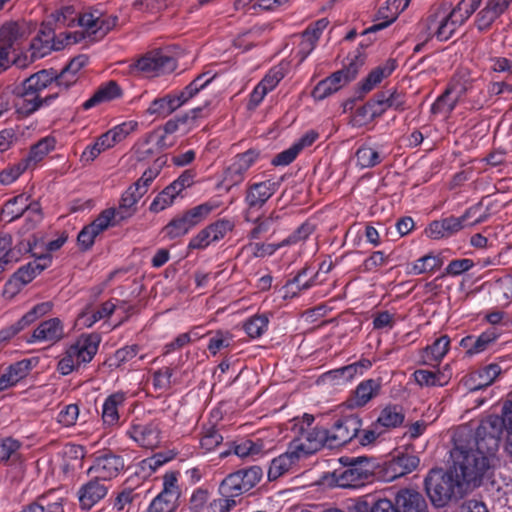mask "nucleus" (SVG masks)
Returning a JSON list of instances; mask_svg holds the SVG:
<instances>
[{"label":"nucleus","mask_w":512,"mask_h":512,"mask_svg":"<svg viewBox=\"0 0 512 512\" xmlns=\"http://www.w3.org/2000/svg\"><path fill=\"white\" fill-rule=\"evenodd\" d=\"M346 60L347 63L339 72H344L345 79L349 83L356 78L359 70L365 64V55L360 50H356L354 53L349 54Z\"/></svg>","instance_id":"de8ad7c7"},{"label":"nucleus","mask_w":512,"mask_h":512,"mask_svg":"<svg viewBox=\"0 0 512 512\" xmlns=\"http://www.w3.org/2000/svg\"><path fill=\"white\" fill-rule=\"evenodd\" d=\"M396 0H393L391 3V0H388L386 2L385 6H382L379 8L375 15L374 24L371 25L369 28H367L364 32V34L371 33V32H377L379 30H382L386 27H388L390 24H392L397 18H398V11L397 7L395 6Z\"/></svg>","instance_id":"72a5a7b5"},{"label":"nucleus","mask_w":512,"mask_h":512,"mask_svg":"<svg viewBox=\"0 0 512 512\" xmlns=\"http://www.w3.org/2000/svg\"><path fill=\"white\" fill-rule=\"evenodd\" d=\"M442 265L440 258L433 254H427L412 263L407 264L406 273L409 275H420L431 273Z\"/></svg>","instance_id":"58836bf2"},{"label":"nucleus","mask_w":512,"mask_h":512,"mask_svg":"<svg viewBox=\"0 0 512 512\" xmlns=\"http://www.w3.org/2000/svg\"><path fill=\"white\" fill-rule=\"evenodd\" d=\"M372 363L368 359H361L357 362H354L350 365L342 367V374H344V381L349 382L353 380L355 377L361 376L370 369Z\"/></svg>","instance_id":"052dcab7"},{"label":"nucleus","mask_w":512,"mask_h":512,"mask_svg":"<svg viewBox=\"0 0 512 512\" xmlns=\"http://www.w3.org/2000/svg\"><path fill=\"white\" fill-rule=\"evenodd\" d=\"M479 211V207L473 206L459 217L449 216L434 220L426 227L425 235L433 240L450 238L463 229L483 223L486 220V215H477Z\"/></svg>","instance_id":"0eeeda50"},{"label":"nucleus","mask_w":512,"mask_h":512,"mask_svg":"<svg viewBox=\"0 0 512 512\" xmlns=\"http://www.w3.org/2000/svg\"><path fill=\"white\" fill-rule=\"evenodd\" d=\"M269 319L265 314L254 315L243 322V330L252 338L261 337L268 329Z\"/></svg>","instance_id":"c03bdc74"},{"label":"nucleus","mask_w":512,"mask_h":512,"mask_svg":"<svg viewBox=\"0 0 512 512\" xmlns=\"http://www.w3.org/2000/svg\"><path fill=\"white\" fill-rule=\"evenodd\" d=\"M100 337L97 334H85L71 343L61 356L57 370L61 375H69L82 364L89 363L98 351Z\"/></svg>","instance_id":"39448f33"},{"label":"nucleus","mask_w":512,"mask_h":512,"mask_svg":"<svg viewBox=\"0 0 512 512\" xmlns=\"http://www.w3.org/2000/svg\"><path fill=\"white\" fill-rule=\"evenodd\" d=\"M460 99V93L448 87L432 104L431 113L448 117L455 109Z\"/></svg>","instance_id":"473e14b6"},{"label":"nucleus","mask_w":512,"mask_h":512,"mask_svg":"<svg viewBox=\"0 0 512 512\" xmlns=\"http://www.w3.org/2000/svg\"><path fill=\"white\" fill-rule=\"evenodd\" d=\"M502 420L507 430V451L512 455V402L506 401L502 407Z\"/></svg>","instance_id":"774afa93"},{"label":"nucleus","mask_w":512,"mask_h":512,"mask_svg":"<svg viewBox=\"0 0 512 512\" xmlns=\"http://www.w3.org/2000/svg\"><path fill=\"white\" fill-rule=\"evenodd\" d=\"M55 144L56 140L54 137H44L31 147L28 156L22 160L27 161L28 166L30 163L35 165L36 163L40 162L49 152L54 150Z\"/></svg>","instance_id":"79ce46f5"},{"label":"nucleus","mask_w":512,"mask_h":512,"mask_svg":"<svg viewBox=\"0 0 512 512\" xmlns=\"http://www.w3.org/2000/svg\"><path fill=\"white\" fill-rule=\"evenodd\" d=\"M37 363L36 358H29L10 365L0 376V392L15 386L26 378Z\"/></svg>","instance_id":"a211bd4d"},{"label":"nucleus","mask_w":512,"mask_h":512,"mask_svg":"<svg viewBox=\"0 0 512 512\" xmlns=\"http://www.w3.org/2000/svg\"><path fill=\"white\" fill-rule=\"evenodd\" d=\"M84 39V34L82 32H64L60 33L58 36L53 37L51 39V45H47L42 52V56L47 53V50H62L68 45L76 44ZM49 40H46V43L49 44Z\"/></svg>","instance_id":"a18cd8bd"},{"label":"nucleus","mask_w":512,"mask_h":512,"mask_svg":"<svg viewBox=\"0 0 512 512\" xmlns=\"http://www.w3.org/2000/svg\"><path fill=\"white\" fill-rule=\"evenodd\" d=\"M362 420L356 415H349L337 420L327 430L304 432L309 441L316 442V451L322 446L331 448L345 445L350 442L360 431Z\"/></svg>","instance_id":"20e7f679"},{"label":"nucleus","mask_w":512,"mask_h":512,"mask_svg":"<svg viewBox=\"0 0 512 512\" xmlns=\"http://www.w3.org/2000/svg\"><path fill=\"white\" fill-rule=\"evenodd\" d=\"M501 372L502 368L496 363H491L480 368L471 374V380L474 382V385L470 387V390H479L491 385Z\"/></svg>","instance_id":"e433bc0d"},{"label":"nucleus","mask_w":512,"mask_h":512,"mask_svg":"<svg viewBox=\"0 0 512 512\" xmlns=\"http://www.w3.org/2000/svg\"><path fill=\"white\" fill-rule=\"evenodd\" d=\"M56 27H71L77 22V11L73 6H64L51 14Z\"/></svg>","instance_id":"3c124183"},{"label":"nucleus","mask_w":512,"mask_h":512,"mask_svg":"<svg viewBox=\"0 0 512 512\" xmlns=\"http://www.w3.org/2000/svg\"><path fill=\"white\" fill-rule=\"evenodd\" d=\"M28 79L41 94L45 89L55 87V71L53 70L38 71L28 77Z\"/></svg>","instance_id":"5fc2aeb1"},{"label":"nucleus","mask_w":512,"mask_h":512,"mask_svg":"<svg viewBox=\"0 0 512 512\" xmlns=\"http://www.w3.org/2000/svg\"><path fill=\"white\" fill-rule=\"evenodd\" d=\"M216 207L217 204L214 203H203L187 210L181 214V216L191 230L193 227L203 222Z\"/></svg>","instance_id":"a19ab883"},{"label":"nucleus","mask_w":512,"mask_h":512,"mask_svg":"<svg viewBox=\"0 0 512 512\" xmlns=\"http://www.w3.org/2000/svg\"><path fill=\"white\" fill-rule=\"evenodd\" d=\"M451 340L448 335L436 338L432 344L419 351V363L437 367L450 350Z\"/></svg>","instance_id":"aec40b11"},{"label":"nucleus","mask_w":512,"mask_h":512,"mask_svg":"<svg viewBox=\"0 0 512 512\" xmlns=\"http://www.w3.org/2000/svg\"><path fill=\"white\" fill-rule=\"evenodd\" d=\"M357 164L361 168H372L382 162V157L378 151L369 146H361L356 151Z\"/></svg>","instance_id":"8fccbe9b"},{"label":"nucleus","mask_w":512,"mask_h":512,"mask_svg":"<svg viewBox=\"0 0 512 512\" xmlns=\"http://www.w3.org/2000/svg\"><path fill=\"white\" fill-rule=\"evenodd\" d=\"M124 467L125 463L121 456L104 454L95 459L88 472L106 483V481L117 477L124 470Z\"/></svg>","instance_id":"4468645a"},{"label":"nucleus","mask_w":512,"mask_h":512,"mask_svg":"<svg viewBox=\"0 0 512 512\" xmlns=\"http://www.w3.org/2000/svg\"><path fill=\"white\" fill-rule=\"evenodd\" d=\"M109 486L93 476V479L81 485L77 492L80 508L90 510L108 493Z\"/></svg>","instance_id":"dca6fc26"},{"label":"nucleus","mask_w":512,"mask_h":512,"mask_svg":"<svg viewBox=\"0 0 512 512\" xmlns=\"http://www.w3.org/2000/svg\"><path fill=\"white\" fill-rule=\"evenodd\" d=\"M397 62L395 59H388L383 64L375 67L360 83L362 92L367 93L374 89L383 79L389 77L396 69Z\"/></svg>","instance_id":"c85d7f7f"},{"label":"nucleus","mask_w":512,"mask_h":512,"mask_svg":"<svg viewBox=\"0 0 512 512\" xmlns=\"http://www.w3.org/2000/svg\"><path fill=\"white\" fill-rule=\"evenodd\" d=\"M348 82L345 79L344 72L336 71L329 77L321 80L313 89L312 97L315 100H323L326 97L340 90Z\"/></svg>","instance_id":"cd10ccee"},{"label":"nucleus","mask_w":512,"mask_h":512,"mask_svg":"<svg viewBox=\"0 0 512 512\" xmlns=\"http://www.w3.org/2000/svg\"><path fill=\"white\" fill-rule=\"evenodd\" d=\"M223 440L221 434L214 428L203 431L200 438V448L205 452L214 450Z\"/></svg>","instance_id":"338daca9"},{"label":"nucleus","mask_w":512,"mask_h":512,"mask_svg":"<svg viewBox=\"0 0 512 512\" xmlns=\"http://www.w3.org/2000/svg\"><path fill=\"white\" fill-rule=\"evenodd\" d=\"M404 419L405 415L402 407L398 405H388L381 410L376 422L378 426L386 431L401 426Z\"/></svg>","instance_id":"c9c22d12"},{"label":"nucleus","mask_w":512,"mask_h":512,"mask_svg":"<svg viewBox=\"0 0 512 512\" xmlns=\"http://www.w3.org/2000/svg\"><path fill=\"white\" fill-rule=\"evenodd\" d=\"M122 96V89L115 81H109L100 86L95 93L82 104L84 110H89L101 103L118 99Z\"/></svg>","instance_id":"c756f323"},{"label":"nucleus","mask_w":512,"mask_h":512,"mask_svg":"<svg viewBox=\"0 0 512 512\" xmlns=\"http://www.w3.org/2000/svg\"><path fill=\"white\" fill-rule=\"evenodd\" d=\"M25 31L17 22H6L0 27V47H5L9 51H14L15 45H18L24 37Z\"/></svg>","instance_id":"f704fd0d"},{"label":"nucleus","mask_w":512,"mask_h":512,"mask_svg":"<svg viewBox=\"0 0 512 512\" xmlns=\"http://www.w3.org/2000/svg\"><path fill=\"white\" fill-rule=\"evenodd\" d=\"M316 445V442L308 440L305 433L300 438H293L287 451L272 460L268 470L269 479L276 480L289 472L300 458L316 452Z\"/></svg>","instance_id":"6e6552de"},{"label":"nucleus","mask_w":512,"mask_h":512,"mask_svg":"<svg viewBox=\"0 0 512 512\" xmlns=\"http://www.w3.org/2000/svg\"><path fill=\"white\" fill-rule=\"evenodd\" d=\"M164 164L165 161L161 158H158L151 167L143 172L142 176L136 182H134L128 190L130 191L133 187L136 191L141 189L147 190L154 179L158 176L160 169Z\"/></svg>","instance_id":"09e8293b"},{"label":"nucleus","mask_w":512,"mask_h":512,"mask_svg":"<svg viewBox=\"0 0 512 512\" xmlns=\"http://www.w3.org/2000/svg\"><path fill=\"white\" fill-rule=\"evenodd\" d=\"M79 417V407L76 404L64 406L57 414L56 421L63 427H72Z\"/></svg>","instance_id":"680f3d73"},{"label":"nucleus","mask_w":512,"mask_h":512,"mask_svg":"<svg viewBox=\"0 0 512 512\" xmlns=\"http://www.w3.org/2000/svg\"><path fill=\"white\" fill-rule=\"evenodd\" d=\"M53 308L51 302H43L35 305L32 309H30L26 314H24L21 319H19L15 324L19 328L20 331L25 329L27 326L34 323L38 318L49 313Z\"/></svg>","instance_id":"49530a36"},{"label":"nucleus","mask_w":512,"mask_h":512,"mask_svg":"<svg viewBox=\"0 0 512 512\" xmlns=\"http://www.w3.org/2000/svg\"><path fill=\"white\" fill-rule=\"evenodd\" d=\"M425 489L431 502L436 507H444L449 502L467 494L452 469H432L425 478Z\"/></svg>","instance_id":"7ed1b4c3"},{"label":"nucleus","mask_w":512,"mask_h":512,"mask_svg":"<svg viewBox=\"0 0 512 512\" xmlns=\"http://www.w3.org/2000/svg\"><path fill=\"white\" fill-rule=\"evenodd\" d=\"M207 74L198 75L181 91L170 93L161 98L153 100L146 110L149 115L167 117L181 106L185 105L190 99L195 97L204 89L214 78H206Z\"/></svg>","instance_id":"423d86ee"},{"label":"nucleus","mask_w":512,"mask_h":512,"mask_svg":"<svg viewBox=\"0 0 512 512\" xmlns=\"http://www.w3.org/2000/svg\"><path fill=\"white\" fill-rule=\"evenodd\" d=\"M17 253L12 249L11 237L5 235L0 237V273L3 272L7 265L18 261Z\"/></svg>","instance_id":"603ef678"},{"label":"nucleus","mask_w":512,"mask_h":512,"mask_svg":"<svg viewBox=\"0 0 512 512\" xmlns=\"http://www.w3.org/2000/svg\"><path fill=\"white\" fill-rule=\"evenodd\" d=\"M125 218H127V215L121 214V212L116 211L115 208H107L103 210L90 225L94 228L96 233L100 234Z\"/></svg>","instance_id":"ea45409f"},{"label":"nucleus","mask_w":512,"mask_h":512,"mask_svg":"<svg viewBox=\"0 0 512 512\" xmlns=\"http://www.w3.org/2000/svg\"><path fill=\"white\" fill-rule=\"evenodd\" d=\"M50 262L51 257L49 255H45L40 257L38 260L27 264L15 273L7 286L20 288L21 286L30 283Z\"/></svg>","instance_id":"a878e982"},{"label":"nucleus","mask_w":512,"mask_h":512,"mask_svg":"<svg viewBox=\"0 0 512 512\" xmlns=\"http://www.w3.org/2000/svg\"><path fill=\"white\" fill-rule=\"evenodd\" d=\"M126 395L116 392L107 396L101 407V420L106 428H114L121 424L120 411L124 407Z\"/></svg>","instance_id":"6ab92c4d"},{"label":"nucleus","mask_w":512,"mask_h":512,"mask_svg":"<svg viewBox=\"0 0 512 512\" xmlns=\"http://www.w3.org/2000/svg\"><path fill=\"white\" fill-rule=\"evenodd\" d=\"M101 16L99 9H86L83 12H77V24L91 33L97 32V24Z\"/></svg>","instance_id":"6e6d98bb"},{"label":"nucleus","mask_w":512,"mask_h":512,"mask_svg":"<svg viewBox=\"0 0 512 512\" xmlns=\"http://www.w3.org/2000/svg\"><path fill=\"white\" fill-rule=\"evenodd\" d=\"M88 63V57L79 55L74 57L62 71L57 74L55 72V87L58 88V93L61 90H68L71 86L76 84L80 78L81 69Z\"/></svg>","instance_id":"412c9836"},{"label":"nucleus","mask_w":512,"mask_h":512,"mask_svg":"<svg viewBox=\"0 0 512 512\" xmlns=\"http://www.w3.org/2000/svg\"><path fill=\"white\" fill-rule=\"evenodd\" d=\"M244 180V173L238 169H235L233 165L228 167L224 172L222 181L219 187L223 190L230 191L238 184H241Z\"/></svg>","instance_id":"69168bd1"},{"label":"nucleus","mask_w":512,"mask_h":512,"mask_svg":"<svg viewBox=\"0 0 512 512\" xmlns=\"http://www.w3.org/2000/svg\"><path fill=\"white\" fill-rule=\"evenodd\" d=\"M262 448V443L244 439L234 445V453L240 458H246L259 454Z\"/></svg>","instance_id":"e2e57ef3"},{"label":"nucleus","mask_w":512,"mask_h":512,"mask_svg":"<svg viewBox=\"0 0 512 512\" xmlns=\"http://www.w3.org/2000/svg\"><path fill=\"white\" fill-rule=\"evenodd\" d=\"M329 20L321 18L311 23L302 33L301 42L299 44V53L302 54L301 59H305L316 47V44L323 31L328 27Z\"/></svg>","instance_id":"5701e85b"},{"label":"nucleus","mask_w":512,"mask_h":512,"mask_svg":"<svg viewBox=\"0 0 512 512\" xmlns=\"http://www.w3.org/2000/svg\"><path fill=\"white\" fill-rule=\"evenodd\" d=\"M395 502L398 512H428V505L422 494L412 489L400 490Z\"/></svg>","instance_id":"393cba45"},{"label":"nucleus","mask_w":512,"mask_h":512,"mask_svg":"<svg viewBox=\"0 0 512 512\" xmlns=\"http://www.w3.org/2000/svg\"><path fill=\"white\" fill-rule=\"evenodd\" d=\"M26 195L27 194H17L12 199L8 200L2 209L3 217L12 221L20 217L30 207L32 208V212H38V204L33 202L28 203L29 199Z\"/></svg>","instance_id":"7c9ffc66"},{"label":"nucleus","mask_w":512,"mask_h":512,"mask_svg":"<svg viewBox=\"0 0 512 512\" xmlns=\"http://www.w3.org/2000/svg\"><path fill=\"white\" fill-rule=\"evenodd\" d=\"M377 94L386 111L388 109H394L396 111H404L406 109V96L396 88L386 89L378 92Z\"/></svg>","instance_id":"37998d69"},{"label":"nucleus","mask_w":512,"mask_h":512,"mask_svg":"<svg viewBox=\"0 0 512 512\" xmlns=\"http://www.w3.org/2000/svg\"><path fill=\"white\" fill-rule=\"evenodd\" d=\"M126 435L140 447L147 449L158 447L161 441L160 429L154 423H133Z\"/></svg>","instance_id":"2eb2a0df"},{"label":"nucleus","mask_w":512,"mask_h":512,"mask_svg":"<svg viewBox=\"0 0 512 512\" xmlns=\"http://www.w3.org/2000/svg\"><path fill=\"white\" fill-rule=\"evenodd\" d=\"M282 242L274 243H249L245 248L255 258H264L273 255L278 249L282 248Z\"/></svg>","instance_id":"13d9d810"},{"label":"nucleus","mask_w":512,"mask_h":512,"mask_svg":"<svg viewBox=\"0 0 512 512\" xmlns=\"http://www.w3.org/2000/svg\"><path fill=\"white\" fill-rule=\"evenodd\" d=\"M370 478L368 470L363 469L361 462L354 463L346 468L340 478L339 486L349 488H359L363 486Z\"/></svg>","instance_id":"2f4dec72"},{"label":"nucleus","mask_w":512,"mask_h":512,"mask_svg":"<svg viewBox=\"0 0 512 512\" xmlns=\"http://www.w3.org/2000/svg\"><path fill=\"white\" fill-rule=\"evenodd\" d=\"M419 458L411 454H401L379 466L378 476L383 482H392L414 471Z\"/></svg>","instance_id":"9b49d317"},{"label":"nucleus","mask_w":512,"mask_h":512,"mask_svg":"<svg viewBox=\"0 0 512 512\" xmlns=\"http://www.w3.org/2000/svg\"><path fill=\"white\" fill-rule=\"evenodd\" d=\"M260 157V152L256 149H249L243 153L237 154L233 162L235 169L241 172L247 171Z\"/></svg>","instance_id":"0e129e2a"},{"label":"nucleus","mask_w":512,"mask_h":512,"mask_svg":"<svg viewBox=\"0 0 512 512\" xmlns=\"http://www.w3.org/2000/svg\"><path fill=\"white\" fill-rule=\"evenodd\" d=\"M381 389V383L376 379H366L361 381L352 396L348 399L349 408H361L375 398Z\"/></svg>","instance_id":"4be33fe9"},{"label":"nucleus","mask_w":512,"mask_h":512,"mask_svg":"<svg viewBox=\"0 0 512 512\" xmlns=\"http://www.w3.org/2000/svg\"><path fill=\"white\" fill-rule=\"evenodd\" d=\"M179 496L176 476L173 473L166 474L163 479V489L151 501L148 512H175Z\"/></svg>","instance_id":"f8f14e48"},{"label":"nucleus","mask_w":512,"mask_h":512,"mask_svg":"<svg viewBox=\"0 0 512 512\" xmlns=\"http://www.w3.org/2000/svg\"><path fill=\"white\" fill-rule=\"evenodd\" d=\"M115 308L116 305L112 301L103 303L97 309L87 308L79 315L78 323L85 327H91L99 320L109 317Z\"/></svg>","instance_id":"4c0bfd02"},{"label":"nucleus","mask_w":512,"mask_h":512,"mask_svg":"<svg viewBox=\"0 0 512 512\" xmlns=\"http://www.w3.org/2000/svg\"><path fill=\"white\" fill-rule=\"evenodd\" d=\"M263 471L259 466H251L229 474L220 485L223 497H236L248 492L262 479Z\"/></svg>","instance_id":"1a4fd4ad"},{"label":"nucleus","mask_w":512,"mask_h":512,"mask_svg":"<svg viewBox=\"0 0 512 512\" xmlns=\"http://www.w3.org/2000/svg\"><path fill=\"white\" fill-rule=\"evenodd\" d=\"M14 93L17 97L15 107L16 112L27 117L39 110L44 105H49L58 97V92H53L46 96L27 95L28 92L15 88Z\"/></svg>","instance_id":"f3484780"},{"label":"nucleus","mask_w":512,"mask_h":512,"mask_svg":"<svg viewBox=\"0 0 512 512\" xmlns=\"http://www.w3.org/2000/svg\"><path fill=\"white\" fill-rule=\"evenodd\" d=\"M190 231L183 217L178 215L173 218L166 226L163 227L162 233L164 237L172 240L184 236Z\"/></svg>","instance_id":"4d7b16f0"},{"label":"nucleus","mask_w":512,"mask_h":512,"mask_svg":"<svg viewBox=\"0 0 512 512\" xmlns=\"http://www.w3.org/2000/svg\"><path fill=\"white\" fill-rule=\"evenodd\" d=\"M498 443V438L489 435L477 438L466 446L457 445L451 450L450 468L467 493L480 487L492 475Z\"/></svg>","instance_id":"f257e3e1"},{"label":"nucleus","mask_w":512,"mask_h":512,"mask_svg":"<svg viewBox=\"0 0 512 512\" xmlns=\"http://www.w3.org/2000/svg\"><path fill=\"white\" fill-rule=\"evenodd\" d=\"M498 335L494 330H487L479 336L468 335L461 339L460 346L468 356L480 354L497 339Z\"/></svg>","instance_id":"bb28decb"},{"label":"nucleus","mask_w":512,"mask_h":512,"mask_svg":"<svg viewBox=\"0 0 512 512\" xmlns=\"http://www.w3.org/2000/svg\"><path fill=\"white\" fill-rule=\"evenodd\" d=\"M482 0H461L451 11L437 7L420 24L425 31V40L435 36L439 41H447L479 8Z\"/></svg>","instance_id":"f03ea898"},{"label":"nucleus","mask_w":512,"mask_h":512,"mask_svg":"<svg viewBox=\"0 0 512 512\" xmlns=\"http://www.w3.org/2000/svg\"><path fill=\"white\" fill-rule=\"evenodd\" d=\"M415 382L421 387L442 386L443 376L439 371L418 369L413 373Z\"/></svg>","instance_id":"864d4df0"},{"label":"nucleus","mask_w":512,"mask_h":512,"mask_svg":"<svg viewBox=\"0 0 512 512\" xmlns=\"http://www.w3.org/2000/svg\"><path fill=\"white\" fill-rule=\"evenodd\" d=\"M512 0H484V5L475 18L476 28L488 31L509 9Z\"/></svg>","instance_id":"ddd939ff"},{"label":"nucleus","mask_w":512,"mask_h":512,"mask_svg":"<svg viewBox=\"0 0 512 512\" xmlns=\"http://www.w3.org/2000/svg\"><path fill=\"white\" fill-rule=\"evenodd\" d=\"M315 230V225L311 221L304 222L297 230L282 242L283 247L294 245L305 241Z\"/></svg>","instance_id":"bf43d9fd"},{"label":"nucleus","mask_w":512,"mask_h":512,"mask_svg":"<svg viewBox=\"0 0 512 512\" xmlns=\"http://www.w3.org/2000/svg\"><path fill=\"white\" fill-rule=\"evenodd\" d=\"M64 337V326L59 318L41 322L33 331L31 342H57Z\"/></svg>","instance_id":"b1692460"},{"label":"nucleus","mask_w":512,"mask_h":512,"mask_svg":"<svg viewBox=\"0 0 512 512\" xmlns=\"http://www.w3.org/2000/svg\"><path fill=\"white\" fill-rule=\"evenodd\" d=\"M176 66L175 58L162 50H154L140 57L133 64V69L146 77H157L173 72Z\"/></svg>","instance_id":"9d476101"}]
</instances>
